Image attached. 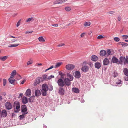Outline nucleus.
<instances>
[{
    "label": "nucleus",
    "mask_w": 128,
    "mask_h": 128,
    "mask_svg": "<svg viewBox=\"0 0 128 128\" xmlns=\"http://www.w3.org/2000/svg\"><path fill=\"white\" fill-rule=\"evenodd\" d=\"M126 64H128V56L123 57L120 56V64H123L124 66Z\"/></svg>",
    "instance_id": "f257e3e1"
},
{
    "label": "nucleus",
    "mask_w": 128,
    "mask_h": 128,
    "mask_svg": "<svg viewBox=\"0 0 128 128\" xmlns=\"http://www.w3.org/2000/svg\"><path fill=\"white\" fill-rule=\"evenodd\" d=\"M14 112H18L20 110V105L18 102L14 104Z\"/></svg>",
    "instance_id": "f03ea898"
},
{
    "label": "nucleus",
    "mask_w": 128,
    "mask_h": 128,
    "mask_svg": "<svg viewBox=\"0 0 128 128\" xmlns=\"http://www.w3.org/2000/svg\"><path fill=\"white\" fill-rule=\"evenodd\" d=\"M27 110L26 106L25 105H22L21 106V112L22 113H26L27 114L28 112H27Z\"/></svg>",
    "instance_id": "7ed1b4c3"
},
{
    "label": "nucleus",
    "mask_w": 128,
    "mask_h": 128,
    "mask_svg": "<svg viewBox=\"0 0 128 128\" xmlns=\"http://www.w3.org/2000/svg\"><path fill=\"white\" fill-rule=\"evenodd\" d=\"M57 83L58 86L61 87H63L64 85V80L62 79H60L58 80L57 81Z\"/></svg>",
    "instance_id": "20e7f679"
},
{
    "label": "nucleus",
    "mask_w": 128,
    "mask_h": 128,
    "mask_svg": "<svg viewBox=\"0 0 128 128\" xmlns=\"http://www.w3.org/2000/svg\"><path fill=\"white\" fill-rule=\"evenodd\" d=\"M5 106L6 108L8 110L11 109L12 107V105L11 103L8 102H6V103Z\"/></svg>",
    "instance_id": "39448f33"
},
{
    "label": "nucleus",
    "mask_w": 128,
    "mask_h": 128,
    "mask_svg": "<svg viewBox=\"0 0 128 128\" xmlns=\"http://www.w3.org/2000/svg\"><path fill=\"white\" fill-rule=\"evenodd\" d=\"M74 66L72 64H68L66 66V68L68 70H72L74 68Z\"/></svg>",
    "instance_id": "423d86ee"
},
{
    "label": "nucleus",
    "mask_w": 128,
    "mask_h": 128,
    "mask_svg": "<svg viewBox=\"0 0 128 128\" xmlns=\"http://www.w3.org/2000/svg\"><path fill=\"white\" fill-rule=\"evenodd\" d=\"M74 76L76 78H79L81 76L80 72L78 71H76L75 72Z\"/></svg>",
    "instance_id": "0eeeda50"
},
{
    "label": "nucleus",
    "mask_w": 128,
    "mask_h": 128,
    "mask_svg": "<svg viewBox=\"0 0 128 128\" xmlns=\"http://www.w3.org/2000/svg\"><path fill=\"white\" fill-rule=\"evenodd\" d=\"M70 79L68 78H66L64 80V84H65L67 86H70Z\"/></svg>",
    "instance_id": "6e6552de"
},
{
    "label": "nucleus",
    "mask_w": 128,
    "mask_h": 128,
    "mask_svg": "<svg viewBox=\"0 0 128 128\" xmlns=\"http://www.w3.org/2000/svg\"><path fill=\"white\" fill-rule=\"evenodd\" d=\"M42 78V77H39L37 78L36 80H35L34 84V86H36L38 84L40 83L41 79Z\"/></svg>",
    "instance_id": "1a4fd4ad"
},
{
    "label": "nucleus",
    "mask_w": 128,
    "mask_h": 128,
    "mask_svg": "<svg viewBox=\"0 0 128 128\" xmlns=\"http://www.w3.org/2000/svg\"><path fill=\"white\" fill-rule=\"evenodd\" d=\"M7 115L6 111L5 110H2L1 113V116L2 117H6Z\"/></svg>",
    "instance_id": "9d476101"
},
{
    "label": "nucleus",
    "mask_w": 128,
    "mask_h": 128,
    "mask_svg": "<svg viewBox=\"0 0 128 128\" xmlns=\"http://www.w3.org/2000/svg\"><path fill=\"white\" fill-rule=\"evenodd\" d=\"M89 70L88 67V66H83L82 68V70L85 72H88Z\"/></svg>",
    "instance_id": "9b49d317"
},
{
    "label": "nucleus",
    "mask_w": 128,
    "mask_h": 128,
    "mask_svg": "<svg viewBox=\"0 0 128 128\" xmlns=\"http://www.w3.org/2000/svg\"><path fill=\"white\" fill-rule=\"evenodd\" d=\"M100 54L101 56H103L105 55L106 56V51L104 50H100Z\"/></svg>",
    "instance_id": "f8f14e48"
},
{
    "label": "nucleus",
    "mask_w": 128,
    "mask_h": 128,
    "mask_svg": "<svg viewBox=\"0 0 128 128\" xmlns=\"http://www.w3.org/2000/svg\"><path fill=\"white\" fill-rule=\"evenodd\" d=\"M109 62L108 59L107 58H105L103 61V63L104 65L106 66L108 64Z\"/></svg>",
    "instance_id": "ddd939ff"
},
{
    "label": "nucleus",
    "mask_w": 128,
    "mask_h": 128,
    "mask_svg": "<svg viewBox=\"0 0 128 128\" xmlns=\"http://www.w3.org/2000/svg\"><path fill=\"white\" fill-rule=\"evenodd\" d=\"M48 87L47 85L46 84H44L42 86V90H48Z\"/></svg>",
    "instance_id": "4468645a"
},
{
    "label": "nucleus",
    "mask_w": 128,
    "mask_h": 128,
    "mask_svg": "<svg viewBox=\"0 0 128 128\" xmlns=\"http://www.w3.org/2000/svg\"><path fill=\"white\" fill-rule=\"evenodd\" d=\"M112 62L113 63L118 64V60L116 57L113 56L112 58Z\"/></svg>",
    "instance_id": "2eb2a0df"
},
{
    "label": "nucleus",
    "mask_w": 128,
    "mask_h": 128,
    "mask_svg": "<svg viewBox=\"0 0 128 128\" xmlns=\"http://www.w3.org/2000/svg\"><path fill=\"white\" fill-rule=\"evenodd\" d=\"M59 93L61 95H63L64 93V90L62 87H60L59 89Z\"/></svg>",
    "instance_id": "dca6fc26"
},
{
    "label": "nucleus",
    "mask_w": 128,
    "mask_h": 128,
    "mask_svg": "<svg viewBox=\"0 0 128 128\" xmlns=\"http://www.w3.org/2000/svg\"><path fill=\"white\" fill-rule=\"evenodd\" d=\"M8 80L9 82L13 84H14V82L15 81V80L13 78H9L8 79Z\"/></svg>",
    "instance_id": "f3484780"
},
{
    "label": "nucleus",
    "mask_w": 128,
    "mask_h": 128,
    "mask_svg": "<svg viewBox=\"0 0 128 128\" xmlns=\"http://www.w3.org/2000/svg\"><path fill=\"white\" fill-rule=\"evenodd\" d=\"M25 93L26 96H30L31 95V91L30 89H28L26 90Z\"/></svg>",
    "instance_id": "a211bd4d"
},
{
    "label": "nucleus",
    "mask_w": 128,
    "mask_h": 128,
    "mask_svg": "<svg viewBox=\"0 0 128 128\" xmlns=\"http://www.w3.org/2000/svg\"><path fill=\"white\" fill-rule=\"evenodd\" d=\"M22 102L24 104H25L27 103L28 102V99L26 97L24 96L22 99Z\"/></svg>",
    "instance_id": "6ab92c4d"
},
{
    "label": "nucleus",
    "mask_w": 128,
    "mask_h": 128,
    "mask_svg": "<svg viewBox=\"0 0 128 128\" xmlns=\"http://www.w3.org/2000/svg\"><path fill=\"white\" fill-rule=\"evenodd\" d=\"M91 60L94 61H96L98 59V58L97 56L95 55H94L91 56Z\"/></svg>",
    "instance_id": "aec40b11"
},
{
    "label": "nucleus",
    "mask_w": 128,
    "mask_h": 128,
    "mask_svg": "<svg viewBox=\"0 0 128 128\" xmlns=\"http://www.w3.org/2000/svg\"><path fill=\"white\" fill-rule=\"evenodd\" d=\"M72 91L74 93H78L79 92V90L78 88H72Z\"/></svg>",
    "instance_id": "412c9836"
},
{
    "label": "nucleus",
    "mask_w": 128,
    "mask_h": 128,
    "mask_svg": "<svg viewBox=\"0 0 128 128\" xmlns=\"http://www.w3.org/2000/svg\"><path fill=\"white\" fill-rule=\"evenodd\" d=\"M35 94L36 96H38L41 94L40 91L38 90H35Z\"/></svg>",
    "instance_id": "4be33fe9"
},
{
    "label": "nucleus",
    "mask_w": 128,
    "mask_h": 128,
    "mask_svg": "<svg viewBox=\"0 0 128 128\" xmlns=\"http://www.w3.org/2000/svg\"><path fill=\"white\" fill-rule=\"evenodd\" d=\"M95 66L96 68L99 69L101 67V65L99 62H97L95 63Z\"/></svg>",
    "instance_id": "5701e85b"
},
{
    "label": "nucleus",
    "mask_w": 128,
    "mask_h": 128,
    "mask_svg": "<svg viewBox=\"0 0 128 128\" xmlns=\"http://www.w3.org/2000/svg\"><path fill=\"white\" fill-rule=\"evenodd\" d=\"M16 74V70H14L10 74L11 78H14V76Z\"/></svg>",
    "instance_id": "b1692460"
},
{
    "label": "nucleus",
    "mask_w": 128,
    "mask_h": 128,
    "mask_svg": "<svg viewBox=\"0 0 128 128\" xmlns=\"http://www.w3.org/2000/svg\"><path fill=\"white\" fill-rule=\"evenodd\" d=\"M67 76L70 79V81L72 80L73 79V77L69 73L67 74Z\"/></svg>",
    "instance_id": "393cba45"
},
{
    "label": "nucleus",
    "mask_w": 128,
    "mask_h": 128,
    "mask_svg": "<svg viewBox=\"0 0 128 128\" xmlns=\"http://www.w3.org/2000/svg\"><path fill=\"white\" fill-rule=\"evenodd\" d=\"M19 44H9L8 45V47L10 48L16 47L18 46Z\"/></svg>",
    "instance_id": "a878e982"
},
{
    "label": "nucleus",
    "mask_w": 128,
    "mask_h": 128,
    "mask_svg": "<svg viewBox=\"0 0 128 128\" xmlns=\"http://www.w3.org/2000/svg\"><path fill=\"white\" fill-rule=\"evenodd\" d=\"M123 72L124 74L126 75H128V70L126 68H124Z\"/></svg>",
    "instance_id": "bb28decb"
},
{
    "label": "nucleus",
    "mask_w": 128,
    "mask_h": 128,
    "mask_svg": "<svg viewBox=\"0 0 128 128\" xmlns=\"http://www.w3.org/2000/svg\"><path fill=\"white\" fill-rule=\"evenodd\" d=\"M35 96H31L29 99V101L30 102H33L34 98Z\"/></svg>",
    "instance_id": "cd10ccee"
},
{
    "label": "nucleus",
    "mask_w": 128,
    "mask_h": 128,
    "mask_svg": "<svg viewBox=\"0 0 128 128\" xmlns=\"http://www.w3.org/2000/svg\"><path fill=\"white\" fill-rule=\"evenodd\" d=\"M120 44L122 45V47L123 48H124L128 46V44L127 43L124 42H121Z\"/></svg>",
    "instance_id": "c85d7f7f"
},
{
    "label": "nucleus",
    "mask_w": 128,
    "mask_h": 128,
    "mask_svg": "<svg viewBox=\"0 0 128 128\" xmlns=\"http://www.w3.org/2000/svg\"><path fill=\"white\" fill-rule=\"evenodd\" d=\"M22 115H20L19 116L20 118V120H22L25 118V115L26 114V113H22Z\"/></svg>",
    "instance_id": "c756f323"
},
{
    "label": "nucleus",
    "mask_w": 128,
    "mask_h": 128,
    "mask_svg": "<svg viewBox=\"0 0 128 128\" xmlns=\"http://www.w3.org/2000/svg\"><path fill=\"white\" fill-rule=\"evenodd\" d=\"M62 64V62H58V63H56L54 66V67L55 68H57L59 67Z\"/></svg>",
    "instance_id": "7c9ffc66"
},
{
    "label": "nucleus",
    "mask_w": 128,
    "mask_h": 128,
    "mask_svg": "<svg viewBox=\"0 0 128 128\" xmlns=\"http://www.w3.org/2000/svg\"><path fill=\"white\" fill-rule=\"evenodd\" d=\"M46 78L47 75L46 74L43 75L42 76V78L41 79V81H44L46 79Z\"/></svg>",
    "instance_id": "2f4dec72"
},
{
    "label": "nucleus",
    "mask_w": 128,
    "mask_h": 128,
    "mask_svg": "<svg viewBox=\"0 0 128 128\" xmlns=\"http://www.w3.org/2000/svg\"><path fill=\"white\" fill-rule=\"evenodd\" d=\"M90 22H85L84 24V26H90Z\"/></svg>",
    "instance_id": "473e14b6"
},
{
    "label": "nucleus",
    "mask_w": 128,
    "mask_h": 128,
    "mask_svg": "<svg viewBox=\"0 0 128 128\" xmlns=\"http://www.w3.org/2000/svg\"><path fill=\"white\" fill-rule=\"evenodd\" d=\"M47 91L42 90L41 92L42 95L44 96H46V92Z\"/></svg>",
    "instance_id": "72a5a7b5"
},
{
    "label": "nucleus",
    "mask_w": 128,
    "mask_h": 128,
    "mask_svg": "<svg viewBox=\"0 0 128 128\" xmlns=\"http://www.w3.org/2000/svg\"><path fill=\"white\" fill-rule=\"evenodd\" d=\"M8 56H2V61H4L6 60L8 58Z\"/></svg>",
    "instance_id": "f704fd0d"
},
{
    "label": "nucleus",
    "mask_w": 128,
    "mask_h": 128,
    "mask_svg": "<svg viewBox=\"0 0 128 128\" xmlns=\"http://www.w3.org/2000/svg\"><path fill=\"white\" fill-rule=\"evenodd\" d=\"M38 40L40 42H44L45 40L42 36H40L38 38Z\"/></svg>",
    "instance_id": "c9c22d12"
},
{
    "label": "nucleus",
    "mask_w": 128,
    "mask_h": 128,
    "mask_svg": "<svg viewBox=\"0 0 128 128\" xmlns=\"http://www.w3.org/2000/svg\"><path fill=\"white\" fill-rule=\"evenodd\" d=\"M65 10L67 11L68 12L71 10V8L70 7L66 6L65 8Z\"/></svg>",
    "instance_id": "e433bc0d"
},
{
    "label": "nucleus",
    "mask_w": 128,
    "mask_h": 128,
    "mask_svg": "<svg viewBox=\"0 0 128 128\" xmlns=\"http://www.w3.org/2000/svg\"><path fill=\"white\" fill-rule=\"evenodd\" d=\"M34 20V19L33 18H29L26 21V22H28L30 21H33Z\"/></svg>",
    "instance_id": "4c0bfd02"
},
{
    "label": "nucleus",
    "mask_w": 128,
    "mask_h": 128,
    "mask_svg": "<svg viewBox=\"0 0 128 128\" xmlns=\"http://www.w3.org/2000/svg\"><path fill=\"white\" fill-rule=\"evenodd\" d=\"M122 38L123 40L127 39L128 38V36L123 35L122 36Z\"/></svg>",
    "instance_id": "58836bf2"
},
{
    "label": "nucleus",
    "mask_w": 128,
    "mask_h": 128,
    "mask_svg": "<svg viewBox=\"0 0 128 128\" xmlns=\"http://www.w3.org/2000/svg\"><path fill=\"white\" fill-rule=\"evenodd\" d=\"M118 75L117 72L116 71H114L112 75L114 77H116Z\"/></svg>",
    "instance_id": "ea45409f"
},
{
    "label": "nucleus",
    "mask_w": 128,
    "mask_h": 128,
    "mask_svg": "<svg viewBox=\"0 0 128 128\" xmlns=\"http://www.w3.org/2000/svg\"><path fill=\"white\" fill-rule=\"evenodd\" d=\"M21 78L22 77L20 75L18 74L17 75L16 79H17V80H18L21 79Z\"/></svg>",
    "instance_id": "a19ab883"
},
{
    "label": "nucleus",
    "mask_w": 128,
    "mask_h": 128,
    "mask_svg": "<svg viewBox=\"0 0 128 128\" xmlns=\"http://www.w3.org/2000/svg\"><path fill=\"white\" fill-rule=\"evenodd\" d=\"M114 40L116 42H118L120 40V39L118 38L115 37L114 38Z\"/></svg>",
    "instance_id": "79ce46f5"
},
{
    "label": "nucleus",
    "mask_w": 128,
    "mask_h": 128,
    "mask_svg": "<svg viewBox=\"0 0 128 128\" xmlns=\"http://www.w3.org/2000/svg\"><path fill=\"white\" fill-rule=\"evenodd\" d=\"M107 54H106V56L110 55L111 53V51L110 50H108L107 51Z\"/></svg>",
    "instance_id": "37998d69"
},
{
    "label": "nucleus",
    "mask_w": 128,
    "mask_h": 128,
    "mask_svg": "<svg viewBox=\"0 0 128 128\" xmlns=\"http://www.w3.org/2000/svg\"><path fill=\"white\" fill-rule=\"evenodd\" d=\"M3 85L4 86H5L6 82V80L5 79H3Z\"/></svg>",
    "instance_id": "c03bdc74"
},
{
    "label": "nucleus",
    "mask_w": 128,
    "mask_h": 128,
    "mask_svg": "<svg viewBox=\"0 0 128 128\" xmlns=\"http://www.w3.org/2000/svg\"><path fill=\"white\" fill-rule=\"evenodd\" d=\"M54 77V76L51 75L50 76L48 77L47 78L48 79L50 80L52 78H53Z\"/></svg>",
    "instance_id": "a18cd8bd"
},
{
    "label": "nucleus",
    "mask_w": 128,
    "mask_h": 128,
    "mask_svg": "<svg viewBox=\"0 0 128 128\" xmlns=\"http://www.w3.org/2000/svg\"><path fill=\"white\" fill-rule=\"evenodd\" d=\"M48 89L50 91H52L53 90V87L52 85H50V88Z\"/></svg>",
    "instance_id": "49530a36"
},
{
    "label": "nucleus",
    "mask_w": 128,
    "mask_h": 128,
    "mask_svg": "<svg viewBox=\"0 0 128 128\" xmlns=\"http://www.w3.org/2000/svg\"><path fill=\"white\" fill-rule=\"evenodd\" d=\"M32 63V60H30L27 63V64L28 65H29V64H31Z\"/></svg>",
    "instance_id": "de8ad7c7"
},
{
    "label": "nucleus",
    "mask_w": 128,
    "mask_h": 128,
    "mask_svg": "<svg viewBox=\"0 0 128 128\" xmlns=\"http://www.w3.org/2000/svg\"><path fill=\"white\" fill-rule=\"evenodd\" d=\"M104 37L102 36V35L98 36L97 38L98 39H102L103 38H104Z\"/></svg>",
    "instance_id": "09e8293b"
},
{
    "label": "nucleus",
    "mask_w": 128,
    "mask_h": 128,
    "mask_svg": "<svg viewBox=\"0 0 128 128\" xmlns=\"http://www.w3.org/2000/svg\"><path fill=\"white\" fill-rule=\"evenodd\" d=\"M124 80L126 81H128V75H126L125 76Z\"/></svg>",
    "instance_id": "8fccbe9b"
},
{
    "label": "nucleus",
    "mask_w": 128,
    "mask_h": 128,
    "mask_svg": "<svg viewBox=\"0 0 128 128\" xmlns=\"http://www.w3.org/2000/svg\"><path fill=\"white\" fill-rule=\"evenodd\" d=\"M64 44H59L58 46V47H61L62 46H64Z\"/></svg>",
    "instance_id": "3c124183"
},
{
    "label": "nucleus",
    "mask_w": 128,
    "mask_h": 128,
    "mask_svg": "<svg viewBox=\"0 0 128 128\" xmlns=\"http://www.w3.org/2000/svg\"><path fill=\"white\" fill-rule=\"evenodd\" d=\"M114 12H115L114 11H111L108 12V13L110 14H114Z\"/></svg>",
    "instance_id": "603ef678"
},
{
    "label": "nucleus",
    "mask_w": 128,
    "mask_h": 128,
    "mask_svg": "<svg viewBox=\"0 0 128 128\" xmlns=\"http://www.w3.org/2000/svg\"><path fill=\"white\" fill-rule=\"evenodd\" d=\"M9 37L10 38H20L19 37H15L14 36H9Z\"/></svg>",
    "instance_id": "864d4df0"
},
{
    "label": "nucleus",
    "mask_w": 128,
    "mask_h": 128,
    "mask_svg": "<svg viewBox=\"0 0 128 128\" xmlns=\"http://www.w3.org/2000/svg\"><path fill=\"white\" fill-rule=\"evenodd\" d=\"M85 34V33L83 32L81 34L80 36L81 37H83L84 36Z\"/></svg>",
    "instance_id": "5fc2aeb1"
},
{
    "label": "nucleus",
    "mask_w": 128,
    "mask_h": 128,
    "mask_svg": "<svg viewBox=\"0 0 128 128\" xmlns=\"http://www.w3.org/2000/svg\"><path fill=\"white\" fill-rule=\"evenodd\" d=\"M17 40L13 39L11 40V42H15L16 41H17Z\"/></svg>",
    "instance_id": "6e6d98bb"
},
{
    "label": "nucleus",
    "mask_w": 128,
    "mask_h": 128,
    "mask_svg": "<svg viewBox=\"0 0 128 128\" xmlns=\"http://www.w3.org/2000/svg\"><path fill=\"white\" fill-rule=\"evenodd\" d=\"M51 26L55 27H58V24H52Z\"/></svg>",
    "instance_id": "4d7b16f0"
},
{
    "label": "nucleus",
    "mask_w": 128,
    "mask_h": 128,
    "mask_svg": "<svg viewBox=\"0 0 128 128\" xmlns=\"http://www.w3.org/2000/svg\"><path fill=\"white\" fill-rule=\"evenodd\" d=\"M26 80L25 79L24 80H23L22 81V82H21L20 84H23L24 82L26 81Z\"/></svg>",
    "instance_id": "13d9d810"
},
{
    "label": "nucleus",
    "mask_w": 128,
    "mask_h": 128,
    "mask_svg": "<svg viewBox=\"0 0 128 128\" xmlns=\"http://www.w3.org/2000/svg\"><path fill=\"white\" fill-rule=\"evenodd\" d=\"M20 20H19L17 23L16 24V26L17 27H18L20 25Z\"/></svg>",
    "instance_id": "bf43d9fd"
},
{
    "label": "nucleus",
    "mask_w": 128,
    "mask_h": 128,
    "mask_svg": "<svg viewBox=\"0 0 128 128\" xmlns=\"http://www.w3.org/2000/svg\"><path fill=\"white\" fill-rule=\"evenodd\" d=\"M88 64L91 67L92 66V64L90 62Z\"/></svg>",
    "instance_id": "052dcab7"
},
{
    "label": "nucleus",
    "mask_w": 128,
    "mask_h": 128,
    "mask_svg": "<svg viewBox=\"0 0 128 128\" xmlns=\"http://www.w3.org/2000/svg\"><path fill=\"white\" fill-rule=\"evenodd\" d=\"M54 67V66H51L50 67V68H48V69L49 70H50V69H51L52 68H53Z\"/></svg>",
    "instance_id": "680f3d73"
},
{
    "label": "nucleus",
    "mask_w": 128,
    "mask_h": 128,
    "mask_svg": "<svg viewBox=\"0 0 128 128\" xmlns=\"http://www.w3.org/2000/svg\"><path fill=\"white\" fill-rule=\"evenodd\" d=\"M59 74L61 76H63V74L62 72H59Z\"/></svg>",
    "instance_id": "e2e57ef3"
},
{
    "label": "nucleus",
    "mask_w": 128,
    "mask_h": 128,
    "mask_svg": "<svg viewBox=\"0 0 128 128\" xmlns=\"http://www.w3.org/2000/svg\"><path fill=\"white\" fill-rule=\"evenodd\" d=\"M32 31H30V32H26V34H28L29 33H32Z\"/></svg>",
    "instance_id": "0e129e2a"
},
{
    "label": "nucleus",
    "mask_w": 128,
    "mask_h": 128,
    "mask_svg": "<svg viewBox=\"0 0 128 128\" xmlns=\"http://www.w3.org/2000/svg\"><path fill=\"white\" fill-rule=\"evenodd\" d=\"M15 115V114L13 113L12 115V117H14Z\"/></svg>",
    "instance_id": "69168bd1"
},
{
    "label": "nucleus",
    "mask_w": 128,
    "mask_h": 128,
    "mask_svg": "<svg viewBox=\"0 0 128 128\" xmlns=\"http://www.w3.org/2000/svg\"><path fill=\"white\" fill-rule=\"evenodd\" d=\"M2 96H0V102L2 101Z\"/></svg>",
    "instance_id": "338daca9"
},
{
    "label": "nucleus",
    "mask_w": 128,
    "mask_h": 128,
    "mask_svg": "<svg viewBox=\"0 0 128 128\" xmlns=\"http://www.w3.org/2000/svg\"><path fill=\"white\" fill-rule=\"evenodd\" d=\"M23 95L22 94L20 93L19 94V96H21V97Z\"/></svg>",
    "instance_id": "774afa93"
}]
</instances>
